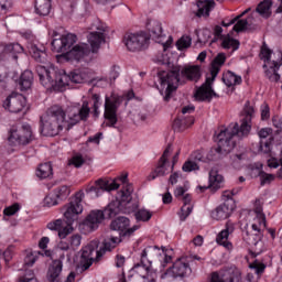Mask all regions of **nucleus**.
I'll use <instances>...</instances> for the list:
<instances>
[{
	"instance_id": "1",
	"label": "nucleus",
	"mask_w": 282,
	"mask_h": 282,
	"mask_svg": "<svg viewBox=\"0 0 282 282\" xmlns=\"http://www.w3.org/2000/svg\"><path fill=\"white\" fill-rule=\"evenodd\" d=\"M89 30H93L88 35L89 44H77L72 48V45L76 43V34L67 33L66 35H62L61 39H54L52 41V51L57 54H66L68 61H83L84 63L96 61L100 45L106 43L109 28H107V24L96 19Z\"/></svg>"
},
{
	"instance_id": "2",
	"label": "nucleus",
	"mask_w": 282,
	"mask_h": 282,
	"mask_svg": "<svg viewBox=\"0 0 282 282\" xmlns=\"http://www.w3.org/2000/svg\"><path fill=\"white\" fill-rule=\"evenodd\" d=\"M89 113H91L89 101L72 105L66 111L58 105L52 106L40 118L41 133L54 138L63 129H72L78 122H87Z\"/></svg>"
},
{
	"instance_id": "3",
	"label": "nucleus",
	"mask_w": 282,
	"mask_h": 282,
	"mask_svg": "<svg viewBox=\"0 0 282 282\" xmlns=\"http://www.w3.org/2000/svg\"><path fill=\"white\" fill-rule=\"evenodd\" d=\"M35 69L41 85L45 89H55L56 91H63V89L68 87L69 83L80 85L83 83H89L94 78V70L91 68H77L70 72L69 75L65 69L55 67L46 68L42 65H37Z\"/></svg>"
},
{
	"instance_id": "4",
	"label": "nucleus",
	"mask_w": 282,
	"mask_h": 282,
	"mask_svg": "<svg viewBox=\"0 0 282 282\" xmlns=\"http://www.w3.org/2000/svg\"><path fill=\"white\" fill-rule=\"evenodd\" d=\"M242 116L240 126L239 123H230L227 128L220 129V132L216 137L218 147L210 151L214 155L218 154L214 160H217L224 153H230L235 148L232 138L235 135L237 138H248L250 135V131H252V118H254V107L250 106V102L245 105Z\"/></svg>"
},
{
	"instance_id": "5",
	"label": "nucleus",
	"mask_w": 282,
	"mask_h": 282,
	"mask_svg": "<svg viewBox=\"0 0 282 282\" xmlns=\"http://www.w3.org/2000/svg\"><path fill=\"white\" fill-rule=\"evenodd\" d=\"M160 82V94L164 96V100L169 101L171 99V94L177 89V84L181 78L189 80L191 83H197L202 78V66L199 65H186L174 66L171 70H161L158 74Z\"/></svg>"
},
{
	"instance_id": "6",
	"label": "nucleus",
	"mask_w": 282,
	"mask_h": 282,
	"mask_svg": "<svg viewBox=\"0 0 282 282\" xmlns=\"http://www.w3.org/2000/svg\"><path fill=\"white\" fill-rule=\"evenodd\" d=\"M256 217L251 225V230L246 232L245 241L253 250V254L259 256L263 250H265V245L263 243V230H265V214H263V203L261 199H256L254 203Z\"/></svg>"
},
{
	"instance_id": "7",
	"label": "nucleus",
	"mask_w": 282,
	"mask_h": 282,
	"mask_svg": "<svg viewBox=\"0 0 282 282\" xmlns=\"http://www.w3.org/2000/svg\"><path fill=\"white\" fill-rule=\"evenodd\" d=\"M133 193V185H128L120 191V199L112 200L104 210V215L111 219L119 215V213H133L138 208V203L133 202L131 194Z\"/></svg>"
},
{
	"instance_id": "8",
	"label": "nucleus",
	"mask_w": 282,
	"mask_h": 282,
	"mask_svg": "<svg viewBox=\"0 0 282 282\" xmlns=\"http://www.w3.org/2000/svg\"><path fill=\"white\" fill-rule=\"evenodd\" d=\"M123 43L129 52H142L149 47L151 35L144 31L128 33L123 37Z\"/></svg>"
},
{
	"instance_id": "9",
	"label": "nucleus",
	"mask_w": 282,
	"mask_h": 282,
	"mask_svg": "<svg viewBox=\"0 0 282 282\" xmlns=\"http://www.w3.org/2000/svg\"><path fill=\"white\" fill-rule=\"evenodd\" d=\"M62 210L64 213V219H66L68 226H73L74 221H78V215L83 213V193H76Z\"/></svg>"
},
{
	"instance_id": "10",
	"label": "nucleus",
	"mask_w": 282,
	"mask_h": 282,
	"mask_svg": "<svg viewBox=\"0 0 282 282\" xmlns=\"http://www.w3.org/2000/svg\"><path fill=\"white\" fill-rule=\"evenodd\" d=\"M105 256V250H98V242L91 241L82 249L80 264L84 270H89L94 261H100Z\"/></svg>"
},
{
	"instance_id": "11",
	"label": "nucleus",
	"mask_w": 282,
	"mask_h": 282,
	"mask_svg": "<svg viewBox=\"0 0 282 282\" xmlns=\"http://www.w3.org/2000/svg\"><path fill=\"white\" fill-rule=\"evenodd\" d=\"M9 142L13 144H30L34 140V132L32 131V126L29 123H22V126L17 128H11L9 131Z\"/></svg>"
},
{
	"instance_id": "12",
	"label": "nucleus",
	"mask_w": 282,
	"mask_h": 282,
	"mask_svg": "<svg viewBox=\"0 0 282 282\" xmlns=\"http://www.w3.org/2000/svg\"><path fill=\"white\" fill-rule=\"evenodd\" d=\"M147 28L153 41L163 45L164 51L169 50V47L173 45V36H169L166 39L164 30L162 29V22L158 20H150L147 24Z\"/></svg>"
},
{
	"instance_id": "13",
	"label": "nucleus",
	"mask_w": 282,
	"mask_h": 282,
	"mask_svg": "<svg viewBox=\"0 0 282 282\" xmlns=\"http://www.w3.org/2000/svg\"><path fill=\"white\" fill-rule=\"evenodd\" d=\"M165 274L169 276H173V279H186L191 274H193V269L191 268V263L186 258H178L175 262L170 267Z\"/></svg>"
},
{
	"instance_id": "14",
	"label": "nucleus",
	"mask_w": 282,
	"mask_h": 282,
	"mask_svg": "<svg viewBox=\"0 0 282 282\" xmlns=\"http://www.w3.org/2000/svg\"><path fill=\"white\" fill-rule=\"evenodd\" d=\"M118 107H120V98L106 97L104 117L108 120L107 127H116L118 124Z\"/></svg>"
},
{
	"instance_id": "15",
	"label": "nucleus",
	"mask_w": 282,
	"mask_h": 282,
	"mask_svg": "<svg viewBox=\"0 0 282 282\" xmlns=\"http://www.w3.org/2000/svg\"><path fill=\"white\" fill-rule=\"evenodd\" d=\"M120 188V184L118 181H105L102 178H99L95 182V185L89 186L86 188V193L88 195H91V197H100L102 193L110 192V191H118Z\"/></svg>"
},
{
	"instance_id": "16",
	"label": "nucleus",
	"mask_w": 282,
	"mask_h": 282,
	"mask_svg": "<svg viewBox=\"0 0 282 282\" xmlns=\"http://www.w3.org/2000/svg\"><path fill=\"white\" fill-rule=\"evenodd\" d=\"M174 195L180 202H183V206L181 207L178 215L181 221H186V218L191 213H193V204H191V202H193V196H191V194H186V189L182 186L176 187Z\"/></svg>"
},
{
	"instance_id": "17",
	"label": "nucleus",
	"mask_w": 282,
	"mask_h": 282,
	"mask_svg": "<svg viewBox=\"0 0 282 282\" xmlns=\"http://www.w3.org/2000/svg\"><path fill=\"white\" fill-rule=\"evenodd\" d=\"M156 257H162V251H160V247L158 246H149L141 252L140 263L134 264L133 270L139 272L140 268H147L153 263V259Z\"/></svg>"
},
{
	"instance_id": "18",
	"label": "nucleus",
	"mask_w": 282,
	"mask_h": 282,
	"mask_svg": "<svg viewBox=\"0 0 282 282\" xmlns=\"http://www.w3.org/2000/svg\"><path fill=\"white\" fill-rule=\"evenodd\" d=\"M232 232H235V224L227 221L225 229L219 231L216 236V243H218V246H223V248H225V250L228 252H232L235 249V246H232V242L229 240V237L232 235Z\"/></svg>"
},
{
	"instance_id": "19",
	"label": "nucleus",
	"mask_w": 282,
	"mask_h": 282,
	"mask_svg": "<svg viewBox=\"0 0 282 282\" xmlns=\"http://www.w3.org/2000/svg\"><path fill=\"white\" fill-rule=\"evenodd\" d=\"M171 153H173V147L169 144L164 150L162 156L159 160V164L154 172H152L149 176V180H155V177H162L166 175L167 166H169V158H171Z\"/></svg>"
},
{
	"instance_id": "20",
	"label": "nucleus",
	"mask_w": 282,
	"mask_h": 282,
	"mask_svg": "<svg viewBox=\"0 0 282 282\" xmlns=\"http://www.w3.org/2000/svg\"><path fill=\"white\" fill-rule=\"evenodd\" d=\"M213 83H215V79H213V77H207L206 82L197 88L194 95L195 99L199 100V102H210V100H213V96H217L215 90H213Z\"/></svg>"
},
{
	"instance_id": "21",
	"label": "nucleus",
	"mask_w": 282,
	"mask_h": 282,
	"mask_svg": "<svg viewBox=\"0 0 282 282\" xmlns=\"http://www.w3.org/2000/svg\"><path fill=\"white\" fill-rule=\"evenodd\" d=\"M25 107V98L23 95L11 94L3 101V108L10 111L11 113H19L23 111Z\"/></svg>"
},
{
	"instance_id": "22",
	"label": "nucleus",
	"mask_w": 282,
	"mask_h": 282,
	"mask_svg": "<svg viewBox=\"0 0 282 282\" xmlns=\"http://www.w3.org/2000/svg\"><path fill=\"white\" fill-rule=\"evenodd\" d=\"M232 210H235V200H227L216 207L210 213V217L214 218L216 221H221L224 219H228V217L232 215Z\"/></svg>"
},
{
	"instance_id": "23",
	"label": "nucleus",
	"mask_w": 282,
	"mask_h": 282,
	"mask_svg": "<svg viewBox=\"0 0 282 282\" xmlns=\"http://www.w3.org/2000/svg\"><path fill=\"white\" fill-rule=\"evenodd\" d=\"M105 212L101 209H93L84 220V226L89 230H98L100 224L105 221Z\"/></svg>"
},
{
	"instance_id": "24",
	"label": "nucleus",
	"mask_w": 282,
	"mask_h": 282,
	"mask_svg": "<svg viewBox=\"0 0 282 282\" xmlns=\"http://www.w3.org/2000/svg\"><path fill=\"white\" fill-rule=\"evenodd\" d=\"M215 6H217L215 0H196L197 10L194 11V15L197 19H208L210 12L215 10Z\"/></svg>"
},
{
	"instance_id": "25",
	"label": "nucleus",
	"mask_w": 282,
	"mask_h": 282,
	"mask_svg": "<svg viewBox=\"0 0 282 282\" xmlns=\"http://www.w3.org/2000/svg\"><path fill=\"white\" fill-rule=\"evenodd\" d=\"M130 224L131 221L129 220V218L120 216L111 221L110 228L111 230H119V232H124V230H127L126 235H132V232H135V230L140 229V226L138 225H134L132 228H129Z\"/></svg>"
},
{
	"instance_id": "26",
	"label": "nucleus",
	"mask_w": 282,
	"mask_h": 282,
	"mask_svg": "<svg viewBox=\"0 0 282 282\" xmlns=\"http://www.w3.org/2000/svg\"><path fill=\"white\" fill-rule=\"evenodd\" d=\"M210 282H241V272L237 269H229L223 274V278L219 273L214 272Z\"/></svg>"
},
{
	"instance_id": "27",
	"label": "nucleus",
	"mask_w": 282,
	"mask_h": 282,
	"mask_svg": "<svg viewBox=\"0 0 282 282\" xmlns=\"http://www.w3.org/2000/svg\"><path fill=\"white\" fill-rule=\"evenodd\" d=\"M62 272H63V261L61 260L53 261L47 272L48 281L58 282V276H61Z\"/></svg>"
},
{
	"instance_id": "28",
	"label": "nucleus",
	"mask_w": 282,
	"mask_h": 282,
	"mask_svg": "<svg viewBox=\"0 0 282 282\" xmlns=\"http://www.w3.org/2000/svg\"><path fill=\"white\" fill-rule=\"evenodd\" d=\"M226 63V54L219 53L213 61L212 67H210V77L212 80H215L217 78V74L221 70V66Z\"/></svg>"
},
{
	"instance_id": "29",
	"label": "nucleus",
	"mask_w": 282,
	"mask_h": 282,
	"mask_svg": "<svg viewBox=\"0 0 282 282\" xmlns=\"http://www.w3.org/2000/svg\"><path fill=\"white\" fill-rule=\"evenodd\" d=\"M224 184V176L219 174L216 170H212L209 172V188L214 193L216 191H219L221 188V185Z\"/></svg>"
},
{
	"instance_id": "30",
	"label": "nucleus",
	"mask_w": 282,
	"mask_h": 282,
	"mask_svg": "<svg viewBox=\"0 0 282 282\" xmlns=\"http://www.w3.org/2000/svg\"><path fill=\"white\" fill-rule=\"evenodd\" d=\"M51 254L52 252H50V250H45L44 253L41 251H32L24 258V267L32 268V265L39 261V257H51Z\"/></svg>"
},
{
	"instance_id": "31",
	"label": "nucleus",
	"mask_w": 282,
	"mask_h": 282,
	"mask_svg": "<svg viewBox=\"0 0 282 282\" xmlns=\"http://www.w3.org/2000/svg\"><path fill=\"white\" fill-rule=\"evenodd\" d=\"M52 9V0H35V11L40 17H47Z\"/></svg>"
},
{
	"instance_id": "32",
	"label": "nucleus",
	"mask_w": 282,
	"mask_h": 282,
	"mask_svg": "<svg viewBox=\"0 0 282 282\" xmlns=\"http://www.w3.org/2000/svg\"><path fill=\"white\" fill-rule=\"evenodd\" d=\"M34 80V75L31 70H24L20 77L19 85L22 91H28L32 87V82Z\"/></svg>"
},
{
	"instance_id": "33",
	"label": "nucleus",
	"mask_w": 282,
	"mask_h": 282,
	"mask_svg": "<svg viewBox=\"0 0 282 282\" xmlns=\"http://www.w3.org/2000/svg\"><path fill=\"white\" fill-rule=\"evenodd\" d=\"M256 10L263 19H270L272 17V1L263 0Z\"/></svg>"
},
{
	"instance_id": "34",
	"label": "nucleus",
	"mask_w": 282,
	"mask_h": 282,
	"mask_svg": "<svg viewBox=\"0 0 282 282\" xmlns=\"http://www.w3.org/2000/svg\"><path fill=\"white\" fill-rule=\"evenodd\" d=\"M223 82L225 83L226 87H235V85H241L242 79L241 76L228 70L223 75Z\"/></svg>"
},
{
	"instance_id": "35",
	"label": "nucleus",
	"mask_w": 282,
	"mask_h": 282,
	"mask_svg": "<svg viewBox=\"0 0 282 282\" xmlns=\"http://www.w3.org/2000/svg\"><path fill=\"white\" fill-rule=\"evenodd\" d=\"M53 174L52 163H42L36 170V176L40 177V180H47V177H52Z\"/></svg>"
},
{
	"instance_id": "36",
	"label": "nucleus",
	"mask_w": 282,
	"mask_h": 282,
	"mask_svg": "<svg viewBox=\"0 0 282 282\" xmlns=\"http://www.w3.org/2000/svg\"><path fill=\"white\" fill-rule=\"evenodd\" d=\"M120 241L121 240L119 237L110 236L104 240V247L99 250H104V254L105 252H111L113 248H116L118 243H120Z\"/></svg>"
},
{
	"instance_id": "37",
	"label": "nucleus",
	"mask_w": 282,
	"mask_h": 282,
	"mask_svg": "<svg viewBox=\"0 0 282 282\" xmlns=\"http://www.w3.org/2000/svg\"><path fill=\"white\" fill-rule=\"evenodd\" d=\"M192 124H195V119L193 117H189L187 119H175L173 127L174 129H178V131H184V129H188Z\"/></svg>"
},
{
	"instance_id": "38",
	"label": "nucleus",
	"mask_w": 282,
	"mask_h": 282,
	"mask_svg": "<svg viewBox=\"0 0 282 282\" xmlns=\"http://www.w3.org/2000/svg\"><path fill=\"white\" fill-rule=\"evenodd\" d=\"M30 54L37 63H43L47 58V53H45V50H40L36 46H31Z\"/></svg>"
},
{
	"instance_id": "39",
	"label": "nucleus",
	"mask_w": 282,
	"mask_h": 282,
	"mask_svg": "<svg viewBox=\"0 0 282 282\" xmlns=\"http://www.w3.org/2000/svg\"><path fill=\"white\" fill-rule=\"evenodd\" d=\"M53 193L55 194V197L57 198V200L63 202L67 197H69V193H70L69 186L62 185V186L55 188L53 191Z\"/></svg>"
},
{
	"instance_id": "40",
	"label": "nucleus",
	"mask_w": 282,
	"mask_h": 282,
	"mask_svg": "<svg viewBox=\"0 0 282 282\" xmlns=\"http://www.w3.org/2000/svg\"><path fill=\"white\" fill-rule=\"evenodd\" d=\"M191 45H193V37H191L189 35H183L176 42V47L180 52H183V50H188Z\"/></svg>"
},
{
	"instance_id": "41",
	"label": "nucleus",
	"mask_w": 282,
	"mask_h": 282,
	"mask_svg": "<svg viewBox=\"0 0 282 282\" xmlns=\"http://www.w3.org/2000/svg\"><path fill=\"white\" fill-rule=\"evenodd\" d=\"M4 52L7 54H12L13 58L17 59V54H23V46H21L19 43H11L4 46Z\"/></svg>"
},
{
	"instance_id": "42",
	"label": "nucleus",
	"mask_w": 282,
	"mask_h": 282,
	"mask_svg": "<svg viewBox=\"0 0 282 282\" xmlns=\"http://www.w3.org/2000/svg\"><path fill=\"white\" fill-rule=\"evenodd\" d=\"M137 221H150L153 217V213L149 212L145 208L139 209L134 213Z\"/></svg>"
},
{
	"instance_id": "43",
	"label": "nucleus",
	"mask_w": 282,
	"mask_h": 282,
	"mask_svg": "<svg viewBox=\"0 0 282 282\" xmlns=\"http://www.w3.org/2000/svg\"><path fill=\"white\" fill-rule=\"evenodd\" d=\"M144 271H145V275L142 276L143 279V282H158V271L156 270H153V268L148 267L147 268H143Z\"/></svg>"
},
{
	"instance_id": "44",
	"label": "nucleus",
	"mask_w": 282,
	"mask_h": 282,
	"mask_svg": "<svg viewBox=\"0 0 282 282\" xmlns=\"http://www.w3.org/2000/svg\"><path fill=\"white\" fill-rule=\"evenodd\" d=\"M223 47L224 50H232V52H236V50L239 47V41L227 36L223 41Z\"/></svg>"
},
{
	"instance_id": "45",
	"label": "nucleus",
	"mask_w": 282,
	"mask_h": 282,
	"mask_svg": "<svg viewBox=\"0 0 282 282\" xmlns=\"http://www.w3.org/2000/svg\"><path fill=\"white\" fill-rule=\"evenodd\" d=\"M59 203H61V200L52 192L51 194L45 196V198L43 200V206L45 208H52V206H58Z\"/></svg>"
},
{
	"instance_id": "46",
	"label": "nucleus",
	"mask_w": 282,
	"mask_h": 282,
	"mask_svg": "<svg viewBox=\"0 0 282 282\" xmlns=\"http://www.w3.org/2000/svg\"><path fill=\"white\" fill-rule=\"evenodd\" d=\"M184 173H193V171H199V165L193 160H187L182 166Z\"/></svg>"
},
{
	"instance_id": "47",
	"label": "nucleus",
	"mask_w": 282,
	"mask_h": 282,
	"mask_svg": "<svg viewBox=\"0 0 282 282\" xmlns=\"http://www.w3.org/2000/svg\"><path fill=\"white\" fill-rule=\"evenodd\" d=\"M259 177H260L261 186H265V184H272V182H274V180L276 178V175L268 174V173L261 171L259 173Z\"/></svg>"
},
{
	"instance_id": "48",
	"label": "nucleus",
	"mask_w": 282,
	"mask_h": 282,
	"mask_svg": "<svg viewBox=\"0 0 282 282\" xmlns=\"http://www.w3.org/2000/svg\"><path fill=\"white\" fill-rule=\"evenodd\" d=\"M91 100H93V113L95 116V118H98V116H100V95L98 94H94L91 96Z\"/></svg>"
},
{
	"instance_id": "49",
	"label": "nucleus",
	"mask_w": 282,
	"mask_h": 282,
	"mask_svg": "<svg viewBox=\"0 0 282 282\" xmlns=\"http://www.w3.org/2000/svg\"><path fill=\"white\" fill-rule=\"evenodd\" d=\"M83 241V237L80 235L75 234L69 238V246L72 250H78L80 248V243Z\"/></svg>"
},
{
	"instance_id": "50",
	"label": "nucleus",
	"mask_w": 282,
	"mask_h": 282,
	"mask_svg": "<svg viewBox=\"0 0 282 282\" xmlns=\"http://www.w3.org/2000/svg\"><path fill=\"white\" fill-rule=\"evenodd\" d=\"M19 210H21V206H19V203H14L13 205L3 209V215L6 217H12V215H17Z\"/></svg>"
},
{
	"instance_id": "51",
	"label": "nucleus",
	"mask_w": 282,
	"mask_h": 282,
	"mask_svg": "<svg viewBox=\"0 0 282 282\" xmlns=\"http://www.w3.org/2000/svg\"><path fill=\"white\" fill-rule=\"evenodd\" d=\"M272 140H274V138H269V141H260L261 153H270V151H272Z\"/></svg>"
},
{
	"instance_id": "52",
	"label": "nucleus",
	"mask_w": 282,
	"mask_h": 282,
	"mask_svg": "<svg viewBox=\"0 0 282 282\" xmlns=\"http://www.w3.org/2000/svg\"><path fill=\"white\" fill-rule=\"evenodd\" d=\"M68 164L75 166L76 169H80V166L85 164V159H83V155L77 154L68 161Z\"/></svg>"
},
{
	"instance_id": "53",
	"label": "nucleus",
	"mask_w": 282,
	"mask_h": 282,
	"mask_svg": "<svg viewBox=\"0 0 282 282\" xmlns=\"http://www.w3.org/2000/svg\"><path fill=\"white\" fill-rule=\"evenodd\" d=\"M248 12H250V8L246 9L241 14L237 15L236 18L229 20L228 22H226V20L223 21V26L224 28H230V25H235L236 22L238 21V19H241V17H246V14H248Z\"/></svg>"
},
{
	"instance_id": "54",
	"label": "nucleus",
	"mask_w": 282,
	"mask_h": 282,
	"mask_svg": "<svg viewBox=\"0 0 282 282\" xmlns=\"http://www.w3.org/2000/svg\"><path fill=\"white\" fill-rule=\"evenodd\" d=\"M48 230H54L55 232H59L61 228H63V219H56L46 225Z\"/></svg>"
},
{
	"instance_id": "55",
	"label": "nucleus",
	"mask_w": 282,
	"mask_h": 282,
	"mask_svg": "<svg viewBox=\"0 0 282 282\" xmlns=\"http://www.w3.org/2000/svg\"><path fill=\"white\" fill-rule=\"evenodd\" d=\"M57 232H58L59 239H66V237H67L68 235H72V232H74V227H72V225H68V224H67L66 227H62V228L59 229V231H57Z\"/></svg>"
},
{
	"instance_id": "56",
	"label": "nucleus",
	"mask_w": 282,
	"mask_h": 282,
	"mask_svg": "<svg viewBox=\"0 0 282 282\" xmlns=\"http://www.w3.org/2000/svg\"><path fill=\"white\" fill-rule=\"evenodd\" d=\"M273 130L272 128H262L259 130L258 135L260 140H265L268 138H272Z\"/></svg>"
},
{
	"instance_id": "57",
	"label": "nucleus",
	"mask_w": 282,
	"mask_h": 282,
	"mask_svg": "<svg viewBox=\"0 0 282 282\" xmlns=\"http://www.w3.org/2000/svg\"><path fill=\"white\" fill-rule=\"evenodd\" d=\"M239 191L240 189H231L223 192L224 202H232V197H235V195H238Z\"/></svg>"
},
{
	"instance_id": "58",
	"label": "nucleus",
	"mask_w": 282,
	"mask_h": 282,
	"mask_svg": "<svg viewBox=\"0 0 282 282\" xmlns=\"http://www.w3.org/2000/svg\"><path fill=\"white\" fill-rule=\"evenodd\" d=\"M246 28H248V20H238L232 30L234 32H243Z\"/></svg>"
},
{
	"instance_id": "59",
	"label": "nucleus",
	"mask_w": 282,
	"mask_h": 282,
	"mask_svg": "<svg viewBox=\"0 0 282 282\" xmlns=\"http://www.w3.org/2000/svg\"><path fill=\"white\" fill-rule=\"evenodd\" d=\"M261 120H270V106L262 104L260 107Z\"/></svg>"
},
{
	"instance_id": "60",
	"label": "nucleus",
	"mask_w": 282,
	"mask_h": 282,
	"mask_svg": "<svg viewBox=\"0 0 282 282\" xmlns=\"http://www.w3.org/2000/svg\"><path fill=\"white\" fill-rule=\"evenodd\" d=\"M251 270H254L256 274H263L265 272V264L263 263H252L250 264Z\"/></svg>"
},
{
	"instance_id": "61",
	"label": "nucleus",
	"mask_w": 282,
	"mask_h": 282,
	"mask_svg": "<svg viewBox=\"0 0 282 282\" xmlns=\"http://www.w3.org/2000/svg\"><path fill=\"white\" fill-rule=\"evenodd\" d=\"M120 76V66H112L109 73L110 80H116Z\"/></svg>"
},
{
	"instance_id": "62",
	"label": "nucleus",
	"mask_w": 282,
	"mask_h": 282,
	"mask_svg": "<svg viewBox=\"0 0 282 282\" xmlns=\"http://www.w3.org/2000/svg\"><path fill=\"white\" fill-rule=\"evenodd\" d=\"M100 140H102V132H98L88 138V142H93L94 144H100Z\"/></svg>"
},
{
	"instance_id": "63",
	"label": "nucleus",
	"mask_w": 282,
	"mask_h": 282,
	"mask_svg": "<svg viewBox=\"0 0 282 282\" xmlns=\"http://www.w3.org/2000/svg\"><path fill=\"white\" fill-rule=\"evenodd\" d=\"M4 259L6 263H10L12 261V251L11 250H6L2 254L0 251V259Z\"/></svg>"
},
{
	"instance_id": "64",
	"label": "nucleus",
	"mask_w": 282,
	"mask_h": 282,
	"mask_svg": "<svg viewBox=\"0 0 282 282\" xmlns=\"http://www.w3.org/2000/svg\"><path fill=\"white\" fill-rule=\"evenodd\" d=\"M191 160H194V162H202V160H204V154H202L200 151H194L191 154Z\"/></svg>"
}]
</instances>
